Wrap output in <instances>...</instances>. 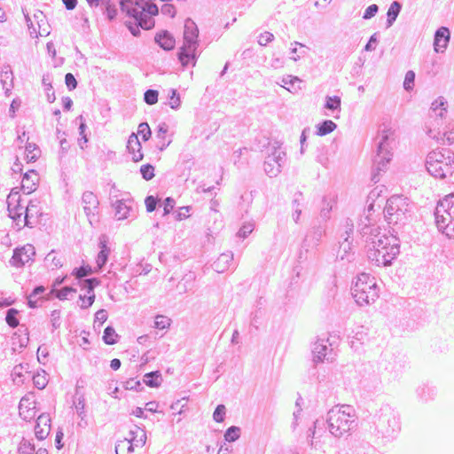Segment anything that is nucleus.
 Segmentation results:
<instances>
[{"label":"nucleus","instance_id":"nucleus-1","mask_svg":"<svg viewBox=\"0 0 454 454\" xmlns=\"http://www.w3.org/2000/svg\"><path fill=\"white\" fill-rule=\"evenodd\" d=\"M399 253L397 239L394 235H378L372 242L370 249V258L378 265L387 266L395 258Z\"/></svg>","mask_w":454,"mask_h":454},{"label":"nucleus","instance_id":"nucleus-2","mask_svg":"<svg viewBox=\"0 0 454 454\" xmlns=\"http://www.w3.org/2000/svg\"><path fill=\"white\" fill-rule=\"evenodd\" d=\"M427 168L436 178L451 176L454 172V153L449 150L431 152L427 159Z\"/></svg>","mask_w":454,"mask_h":454},{"label":"nucleus","instance_id":"nucleus-3","mask_svg":"<svg viewBox=\"0 0 454 454\" xmlns=\"http://www.w3.org/2000/svg\"><path fill=\"white\" fill-rule=\"evenodd\" d=\"M348 406H335L328 413V427L332 434L340 437L348 434L354 423V414Z\"/></svg>","mask_w":454,"mask_h":454},{"label":"nucleus","instance_id":"nucleus-4","mask_svg":"<svg viewBox=\"0 0 454 454\" xmlns=\"http://www.w3.org/2000/svg\"><path fill=\"white\" fill-rule=\"evenodd\" d=\"M437 227L446 236L454 238V194L445 196L435 210Z\"/></svg>","mask_w":454,"mask_h":454},{"label":"nucleus","instance_id":"nucleus-5","mask_svg":"<svg viewBox=\"0 0 454 454\" xmlns=\"http://www.w3.org/2000/svg\"><path fill=\"white\" fill-rule=\"evenodd\" d=\"M353 296L356 302L361 306L375 301L378 294L374 278L368 274H361L355 283Z\"/></svg>","mask_w":454,"mask_h":454},{"label":"nucleus","instance_id":"nucleus-6","mask_svg":"<svg viewBox=\"0 0 454 454\" xmlns=\"http://www.w3.org/2000/svg\"><path fill=\"white\" fill-rule=\"evenodd\" d=\"M408 211L407 200L402 196H393L384 208L385 217L389 223L396 224L405 218Z\"/></svg>","mask_w":454,"mask_h":454},{"label":"nucleus","instance_id":"nucleus-7","mask_svg":"<svg viewBox=\"0 0 454 454\" xmlns=\"http://www.w3.org/2000/svg\"><path fill=\"white\" fill-rule=\"evenodd\" d=\"M26 206L21 204V196L17 188H13L7 197V208L10 217L16 223L17 226H26Z\"/></svg>","mask_w":454,"mask_h":454},{"label":"nucleus","instance_id":"nucleus-8","mask_svg":"<svg viewBox=\"0 0 454 454\" xmlns=\"http://www.w3.org/2000/svg\"><path fill=\"white\" fill-rule=\"evenodd\" d=\"M29 33L34 37L46 36L51 32V26L45 14L39 10L27 15Z\"/></svg>","mask_w":454,"mask_h":454},{"label":"nucleus","instance_id":"nucleus-9","mask_svg":"<svg viewBox=\"0 0 454 454\" xmlns=\"http://www.w3.org/2000/svg\"><path fill=\"white\" fill-rule=\"evenodd\" d=\"M185 42L180 48L178 53V59L182 67H186L189 66L194 67L196 63V42L192 39H187L186 33H184Z\"/></svg>","mask_w":454,"mask_h":454},{"label":"nucleus","instance_id":"nucleus-10","mask_svg":"<svg viewBox=\"0 0 454 454\" xmlns=\"http://www.w3.org/2000/svg\"><path fill=\"white\" fill-rule=\"evenodd\" d=\"M18 140L20 148L24 149L21 152V158L26 159L27 162H35L39 159L41 155L40 149L35 143L28 141L29 138L26 133H23L22 136L19 137Z\"/></svg>","mask_w":454,"mask_h":454},{"label":"nucleus","instance_id":"nucleus-11","mask_svg":"<svg viewBox=\"0 0 454 454\" xmlns=\"http://www.w3.org/2000/svg\"><path fill=\"white\" fill-rule=\"evenodd\" d=\"M34 255L35 251L33 247H23L14 251L11 262L14 267H22L29 263L33 260Z\"/></svg>","mask_w":454,"mask_h":454},{"label":"nucleus","instance_id":"nucleus-12","mask_svg":"<svg viewBox=\"0 0 454 454\" xmlns=\"http://www.w3.org/2000/svg\"><path fill=\"white\" fill-rule=\"evenodd\" d=\"M36 403L34 396L28 395L21 398L20 402V415L25 420H31L36 414Z\"/></svg>","mask_w":454,"mask_h":454},{"label":"nucleus","instance_id":"nucleus-13","mask_svg":"<svg viewBox=\"0 0 454 454\" xmlns=\"http://www.w3.org/2000/svg\"><path fill=\"white\" fill-rule=\"evenodd\" d=\"M124 438L136 449L142 448L146 442L145 432L137 426L130 427Z\"/></svg>","mask_w":454,"mask_h":454},{"label":"nucleus","instance_id":"nucleus-14","mask_svg":"<svg viewBox=\"0 0 454 454\" xmlns=\"http://www.w3.org/2000/svg\"><path fill=\"white\" fill-rule=\"evenodd\" d=\"M39 184V175L35 170H29L26 172L21 180V190L27 193L30 194L34 192Z\"/></svg>","mask_w":454,"mask_h":454},{"label":"nucleus","instance_id":"nucleus-15","mask_svg":"<svg viewBox=\"0 0 454 454\" xmlns=\"http://www.w3.org/2000/svg\"><path fill=\"white\" fill-rule=\"evenodd\" d=\"M127 149L131 154L134 162H138L143 160L144 154L142 153V145L137 134L132 133L129 137Z\"/></svg>","mask_w":454,"mask_h":454},{"label":"nucleus","instance_id":"nucleus-16","mask_svg":"<svg viewBox=\"0 0 454 454\" xmlns=\"http://www.w3.org/2000/svg\"><path fill=\"white\" fill-rule=\"evenodd\" d=\"M450 36V33L449 29L445 27H442L436 31L434 43V51L436 52L444 51L449 43Z\"/></svg>","mask_w":454,"mask_h":454},{"label":"nucleus","instance_id":"nucleus-17","mask_svg":"<svg viewBox=\"0 0 454 454\" xmlns=\"http://www.w3.org/2000/svg\"><path fill=\"white\" fill-rule=\"evenodd\" d=\"M51 431V419L48 415H40L37 418V423L35 428V433L39 440L45 439Z\"/></svg>","mask_w":454,"mask_h":454},{"label":"nucleus","instance_id":"nucleus-18","mask_svg":"<svg viewBox=\"0 0 454 454\" xmlns=\"http://www.w3.org/2000/svg\"><path fill=\"white\" fill-rule=\"evenodd\" d=\"M82 202L83 210L87 215L93 214L99 204L97 196L91 192H83Z\"/></svg>","mask_w":454,"mask_h":454},{"label":"nucleus","instance_id":"nucleus-19","mask_svg":"<svg viewBox=\"0 0 454 454\" xmlns=\"http://www.w3.org/2000/svg\"><path fill=\"white\" fill-rule=\"evenodd\" d=\"M26 213L24 216H26V226L32 225L33 220L36 219L41 215V208L37 202L31 201L25 207Z\"/></svg>","mask_w":454,"mask_h":454},{"label":"nucleus","instance_id":"nucleus-20","mask_svg":"<svg viewBox=\"0 0 454 454\" xmlns=\"http://www.w3.org/2000/svg\"><path fill=\"white\" fill-rule=\"evenodd\" d=\"M155 40L162 49L167 51L172 50L176 44V40L173 35L166 31L158 34Z\"/></svg>","mask_w":454,"mask_h":454},{"label":"nucleus","instance_id":"nucleus-21","mask_svg":"<svg viewBox=\"0 0 454 454\" xmlns=\"http://www.w3.org/2000/svg\"><path fill=\"white\" fill-rule=\"evenodd\" d=\"M327 347L321 342H316L312 350V360L315 364H318L324 361L326 356Z\"/></svg>","mask_w":454,"mask_h":454},{"label":"nucleus","instance_id":"nucleus-22","mask_svg":"<svg viewBox=\"0 0 454 454\" xmlns=\"http://www.w3.org/2000/svg\"><path fill=\"white\" fill-rule=\"evenodd\" d=\"M114 215L118 220L126 219L129 213V207L122 201L118 200L114 204Z\"/></svg>","mask_w":454,"mask_h":454},{"label":"nucleus","instance_id":"nucleus-23","mask_svg":"<svg viewBox=\"0 0 454 454\" xmlns=\"http://www.w3.org/2000/svg\"><path fill=\"white\" fill-rule=\"evenodd\" d=\"M103 340L106 345H114L119 340V335L114 330V328L111 326H107L103 334Z\"/></svg>","mask_w":454,"mask_h":454},{"label":"nucleus","instance_id":"nucleus-24","mask_svg":"<svg viewBox=\"0 0 454 454\" xmlns=\"http://www.w3.org/2000/svg\"><path fill=\"white\" fill-rule=\"evenodd\" d=\"M145 382L148 387H158L161 382V375L160 372H152L145 375Z\"/></svg>","mask_w":454,"mask_h":454},{"label":"nucleus","instance_id":"nucleus-25","mask_svg":"<svg viewBox=\"0 0 454 454\" xmlns=\"http://www.w3.org/2000/svg\"><path fill=\"white\" fill-rule=\"evenodd\" d=\"M436 141L442 145H452L454 144V129H449L445 130L442 134L440 132L437 136L434 137Z\"/></svg>","mask_w":454,"mask_h":454},{"label":"nucleus","instance_id":"nucleus-26","mask_svg":"<svg viewBox=\"0 0 454 454\" xmlns=\"http://www.w3.org/2000/svg\"><path fill=\"white\" fill-rule=\"evenodd\" d=\"M135 450L136 448H134L125 438L119 441L115 447L116 454H130Z\"/></svg>","mask_w":454,"mask_h":454},{"label":"nucleus","instance_id":"nucleus-27","mask_svg":"<svg viewBox=\"0 0 454 454\" xmlns=\"http://www.w3.org/2000/svg\"><path fill=\"white\" fill-rule=\"evenodd\" d=\"M171 319L165 315H157L154 320V327L159 330H167L171 325Z\"/></svg>","mask_w":454,"mask_h":454},{"label":"nucleus","instance_id":"nucleus-28","mask_svg":"<svg viewBox=\"0 0 454 454\" xmlns=\"http://www.w3.org/2000/svg\"><path fill=\"white\" fill-rule=\"evenodd\" d=\"M336 129V124L333 121H325L319 127L317 128V135L325 136Z\"/></svg>","mask_w":454,"mask_h":454},{"label":"nucleus","instance_id":"nucleus-29","mask_svg":"<svg viewBox=\"0 0 454 454\" xmlns=\"http://www.w3.org/2000/svg\"><path fill=\"white\" fill-rule=\"evenodd\" d=\"M401 10V5L397 2H394L388 8L387 11V21L391 25L398 16Z\"/></svg>","mask_w":454,"mask_h":454},{"label":"nucleus","instance_id":"nucleus-30","mask_svg":"<svg viewBox=\"0 0 454 454\" xmlns=\"http://www.w3.org/2000/svg\"><path fill=\"white\" fill-rule=\"evenodd\" d=\"M154 172H155V168L151 164H145V165H142L140 168V173H141L143 178L147 181L151 180L154 177V176H155Z\"/></svg>","mask_w":454,"mask_h":454},{"label":"nucleus","instance_id":"nucleus-31","mask_svg":"<svg viewBox=\"0 0 454 454\" xmlns=\"http://www.w3.org/2000/svg\"><path fill=\"white\" fill-rule=\"evenodd\" d=\"M17 314H18V310H16L14 309H11L8 310L7 315H6V318H5L6 322L12 328L17 327L19 325V320L17 318Z\"/></svg>","mask_w":454,"mask_h":454},{"label":"nucleus","instance_id":"nucleus-32","mask_svg":"<svg viewBox=\"0 0 454 454\" xmlns=\"http://www.w3.org/2000/svg\"><path fill=\"white\" fill-rule=\"evenodd\" d=\"M33 381L35 386L39 389H43L48 382L44 373H37L34 375Z\"/></svg>","mask_w":454,"mask_h":454},{"label":"nucleus","instance_id":"nucleus-33","mask_svg":"<svg viewBox=\"0 0 454 454\" xmlns=\"http://www.w3.org/2000/svg\"><path fill=\"white\" fill-rule=\"evenodd\" d=\"M225 412H226L225 406L223 404L218 405L213 413V418H214L215 421L217 423L223 422L224 417H225Z\"/></svg>","mask_w":454,"mask_h":454},{"label":"nucleus","instance_id":"nucleus-34","mask_svg":"<svg viewBox=\"0 0 454 454\" xmlns=\"http://www.w3.org/2000/svg\"><path fill=\"white\" fill-rule=\"evenodd\" d=\"M45 288L43 286H37L34 289L33 294L28 297V305L30 308L37 307V300L35 297L38 294H43Z\"/></svg>","mask_w":454,"mask_h":454},{"label":"nucleus","instance_id":"nucleus-35","mask_svg":"<svg viewBox=\"0 0 454 454\" xmlns=\"http://www.w3.org/2000/svg\"><path fill=\"white\" fill-rule=\"evenodd\" d=\"M239 437V428L237 427H231L227 429L224 434V438L228 442H234Z\"/></svg>","mask_w":454,"mask_h":454},{"label":"nucleus","instance_id":"nucleus-36","mask_svg":"<svg viewBox=\"0 0 454 454\" xmlns=\"http://www.w3.org/2000/svg\"><path fill=\"white\" fill-rule=\"evenodd\" d=\"M75 293L76 290L72 287H63L56 292V296L60 300H67L69 295H73Z\"/></svg>","mask_w":454,"mask_h":454},{"label":"nucleus","instance_id":"nucleus-37","mask_svg":"<svg viewBox=\"0 0 454 454\" xmlns=\"http://www.w3.org/2000/svg\"><path fill=\"white\" fill-rule=\"evenodd\" d=\"M137 134L140 135L144 141H147L151 137V129L147 123H141L138 126Z\"/></svg>","mask_w":454,"mask_h":454},{"label":"nucleus","instance_id":"nucleus-38","mask_svg":"<svg viewBox=\"0 0 454 454\" xmlns=\"http://www.w3.org/2000/svg\"><path fill=\"white\" fill-rule=\"evenodd\" d=\"M325 107L331 110L339 109L340 107V98L337 96L327 98Z\"/></svg>","mask_w":454,"mask_h":454},{"label":"nucleus","instance_id":"nucleus-39","mask_svg":"<svg viewBox=\"0 0 454 454\" xmlns=\"http://www.w3.org/2000/svg\"><path fill=\"white\" fill-rule=\"evenodd\" d=\"M145 101L148 105L156 104L158 101V91L153 90H148L145 93Z\"/></svg>","mask_w":454,"mask_h":454},{"label":"nucleus","instance_id":"nucleus-40","mask_svg":"<svg viewBox=\"0 0 454 454\" xmlns=\"http://www.w3.org/2000/svg\"><path fill=\"white\" fill-rule=\"evenodd\" d=\"M108 252L109 251H108L106 246L105 244H102V249L99 252V254H98V259H97V262L99 267H102L106 263V262L107 260V256H108Z\"/></svg>","mask_w":454,"mask_h":454},{"label":"nucleus","instance_id":"nucleus-41","mask_svg":"<svg viewBox=\"0 0 454 454\" xmlns=\"http://www.w3.org/2000/svg\"><path fill=\"white\" fill-rule=\"evenodd\" d=\"M274 36L270 32L265 31L260 34L258 37V43L265 46L273 40Z\"/></svg>","mask_w":454,"mask_h":454},{"label":"nucleus","instance_id":"nucleus-42","mask_svg":"<svg viewBox=\"0 0 454 454\" xmlns=\"http://www.w3.org/2000/svg\"><path fill=\"white\" fill-rule=\"evenodd\" d=\"M80 300H81V305H80L81 308L87 309L93 304L94 300H95V294H88L85 296H80Z\"/></svg>","mask_w":454,"mask_h":454},{"label":"nucleus","instance_id":"nucleus-43","mask_svg":"<svg viewBox=\"0 0 454 454\" xmlns=\"http://www.w3.org/2000/svg\"><path fill=\"white\" fill-rule=\"evenodd\" d=\"M415 74L413 71H409L406 73L403 86L406 90H411L414 85Z\"/></svg>","mask_w":454,"mask_h":454},{"label":"nucleus","instance_id":"nucleus-44","mask_svg":"<svg viewBox=\"0 0 454 454\" xmlns=\"http://www.w3.org/2000/svg\"><path fill=\"white\" fill-rule=\"evenodd\" d=\"M157 199L154 198L153 196L146 197L145 200L146 210L150 213L154 211L157 206Z\"/></svg>","mask_w":454,"mask_h":454},{"label":"nucleus","instance_id":"nucleus-45","mask_svg":"<svg viewBox=\"0 0 454 454\" xmlns=\"http://www.w3.org/2000/svg\"><path fill=\"white\" fill-rule=\"evenodd\" d=\"M190 216V207H182L178 209L176 218L177 221H183Z\"/></svg>","mask_w":454,"mask_h":454},{"label":"nucleus","instance_id":"nucleus-46","mask_svg":"<svg viewBox=\"0 0 454 454\" xmlns=\"http://www.w3.org/2000/svg\"><path fill=\"white\" fill-rule=\"evenodd\" d=\"M99 281L96 278L87 279L83 283V288L88 290V294H93V289L95 286H98Z\"/></svg>","mask_w":454,"mask_h":454},{"label":"nucleus","instance_id":"nucleus-47","mask_svg":"<svg viewBox=\"0 0 454 454\" xmlns=\"http://www.w3.org/2000/svg\"><path fill=\"white\" fill-rule=\"evenodd\" d=\"M43 90H45L46 92V97H47V100L49 102H52L54 101L55 99V95H54V92L52 90V86L50 82H43Z\"/></svg>","mask_w":454,"mask_h":454},{"label":"nucleus","instance_id":"nucleus-48","mask_svg":"<svg viewBox=\"0 0 454 454\" xmlns=\"http://www.w3.org/2000/svg\"><path fill=\"white\" fill-rule=\"evenodd\" d=\"M91 272V269L89 266H82L75 270L74 275L77 278H82Z\"/></svg>","mask_w":454,"mask_h":454},{"label":"nucleus","instance_id":"nucleus-49","mask_svg":"<svg viewBox=\"0 0 454 454\" xmlns=\"http://www.w3.org/2000/svg\"><path fill=\"white\" fill-rule=\"evenodd\" d=\"M378 12V6L376 4H372L368 6L364 13L363 18L365 20L372 18Z\"/></svg>","mask_w":454,"mask_h":454},{"label":"nucleus","instance_id":"nucleus-50","mask_svg":"<svg viewBox=\"0 0 454 454\" xmlns=\"http://www.w3.org/2000/svg\"><path fill=\"white\" fill-rule=\"evenodd\" d=\"M65 82L70 90H74L76 88L77 82H76L74 76L70 73L66 74Z\"/></svg>","mask_w":454,"mask_h":454},{"label":"nucleus","instance_id":"nucleus-51","mask_svg":"<svg viewBox=\"0 0 454 454\" xmlns=\"http://www.w3.org/2000/svg\"><path fill=\"white\" fill-rule=\"evenodd\" d=\"M174 208V200L171 198H167L164 200V215H168L172 209Z\"/></svg>","mask_w":454,"mask_h":454},{"label":"nucleus","instance_id":"nucleus-52","mask_svg":"<svg viewBox=\"0 0 454 454\" xmlns=\"http://www.w3.org/2000/svg\"><path fill=\"white\" fill-rule=\"evenodd\" d=\"M61 318V312L59 310H53L51 314V320L53 326H57L59 324Z\"/></svg>","mask_w":454,"mask_h":454},{"label":"nucleus","instance_id":"nucleus-53","mask_svg":"<svg viewBox=\"0 0 454 454\" xmlns=\"http://www.w3.org/2000/svg\"><path fill=\"white\" fill-rule=\"evenodd\" d=\"M169 105L172 108H176L180 105L179 97L176 95L175 90H172V95L169 98Z\"/></svg>","mask_w":454,"mask_h":454},{"label":"nucleus","instance_id":"nucleus-54","mask_svg":"<svg viewBox=\"0 0 454 454\" xmlns=\"http://www.w3.org/2000/svg\"><path fill=\"white\" fill-rule=\"evenodd\" d=\"M444 105H445L444 99L442 98H439L432 103V109L434 111H436L438 108H442V111H445L446 109L443 108Z\"/></svg>","mask_w":454,"mask_h":454},{"label":"nucleus","instance_id":"nucleus-55","mask_svg":"<svg viewBox=\"0 0 454 454\" xmlns=\"http://www.w3.org/2000/svg\"><path fill=\"white\" fill-rule=\"evenodd\" d=\"M161 12L163 13H167V14L170 15L171 17H174L176 14L174 6H172L171 4H165L162 5Z\"/></svg>","mask_w":454,"mask_h":454},{"label":"nucleus","instance_id":"nucleus-56","mask_svg":"<svg viewBox=\"0 0 454 454\" xmlns=\"http://www.w3.org/2000/svg\"><path fill=\"white\" fill-rule=\"evenodd\" d=\"M298 47L300 48H302L303 45L301 44V43H294L291 44V53L293 54V56L291 57L294 60H297L300 56L296 55L297 53V51H298Z\"/></svg>","mask_w":454,"mask_h":454},{"label":"nucleus","instance_id":"nucleus-57","mask_svg":"<svg viewBox=\"0 0 454 454\" xmlns=\"http://www.w3.org/2000/svg\"><path fill=\"white\" fill-rule=\"evenodd\" d=\"M11 168L14 173H20L22 171V164L20 162V157L16 158Z\"/></svg>","mask_w":454,"mask_h":454},{"label":"nucleus","instance_id":"nucleus-58","mask_svg":"<svg viewBox=\"0 0 454 454\" xmlns=\"http://www.w3.org/2000/svg\"><path fill=\"white\" fill-rule=\"evenodd\" d=\"M63 433L62 432H58L57 434H56V437H55V444H56V447L57 449H61L63 447V444H62V439H63Z\"/></svg>","mask_w":454,"mask_h":454},{"label":"nucleus","instance_id":"nucleus-59","mask_svg":"<svg viewBox=\"0 0 454 454\" xmlns=\"http://www.w3.org/2000/svg\"><path fill=\"white\" fill-rule=\"evenodd\" d=\"M85 129H86V125L82 122L80 124V135L82 136V138L83 140V144H86L88 142V138H87V136L85 135Z\"/></svg>","mask_w":454,"mask_h":454},{"label":"nucleus","instance_id":"nucleus-60","mask_svg":"<svg viewBox=\"0 0 454 454\" xmlns=\"http://www.w3.org/2000/svg\"><path fill=\"white\" fill-rule=\"evenodd\" d=\"M146 11L151 15H156L158 13V7L155 4H147L146 5Z\"/></svg>","mask_w":454,"mask_h":454},{"label":"nucleus","instance_id":"nucleus-61","mask_svg":"<svg viewBox=\"0 0 454 454\" xmlns=\"http://www.w3.org/2000/svg\"><path fill=\"white\" fill-rule=\"evenodd\" d=\"M67 10H72L75 7L77 0H62Z\"/></svg>","mask_w":454,"mask_h":454},{"label":"nucleus","instance_id":"nucleus-62","mask_svg":"<svg viewBox=\"0 0 454 454\" xmlns=\"http://www.w3.org/2000/svg\"><path fill=\"white\" fill-rule=\"evenodd\" d=\"M110 365L113 370H118L121 367V361L117 358H114L111 361Z\"/></svg>","mask_w":454,"mask_h":454},{"label":"nucleus","instance_id":"nucleus-63","mask_svg":"<svg viewBox=\"0 0 454 454\" xmlns=\"http://www.w3.org/2000/svg\"><path fill=\"white\" fill-rule=\"evenodd\" d=\"M144 411L142 408H137L135 411H132V414L135 415L137 418L142 417Z\"/></svg>","mask_w":454,"mask_h":454},{"label":"nucleus","instance_id":"nucleus-64","mask_svg":"<svg viewBox=\"0 0 454 454\" xmlns=\"http://www.w3.org/2000/svg\"><path fill=\"white\" fill-rule=\"evenodd\" d=\"M394 135V131L389 129L384 130L383 138L387 140L389 137Z\"/></svg>","mask_w":454,"mask_h":454}]
</instances>
